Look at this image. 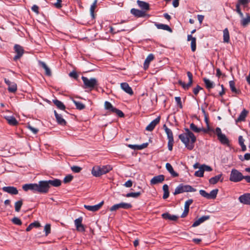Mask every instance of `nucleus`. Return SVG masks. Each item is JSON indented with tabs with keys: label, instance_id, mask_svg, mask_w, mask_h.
<instances>
[{
	"label": "nucleus",
	"instance_id": "nucleus-25",
	"mask_svg": "<svg viewBox=\"0 0 250 250\" xmlns=\"http://www.w3.org/2000/svg\"><path fill=\"white\" fill-rule=\"evenodd\" d=\"M137 3L139 6L143 10L147 11L149 9V5L148 3L140 0H138Z\"/></svg>",
	"mask_w": 250,
	"mask_h": 250
},
{
	"label": "nucleus",
	"instance_id": "nucleus-3",
	"mask_svg": "<svg viewBox=\"0 0 250 250\" xmlns=\"http://www.w3.org/2000/svg\"><path fill=\"white\" fill-rule=\"evenodd\" d=\"M196 191V189L190 185L181 184L176 188L173 194L177 195L185 192H195Z\"/></svg>",
	"mask_w": 250,
	"mask_h": 250
},
{
	"label": "nucleus",
	"instance_id": "nucleus-40",
	"mask_svg": "<svg viewBox=\"0 0 250 250\" xmlns=\"http://www.w3.org/2000/svg\"><path fill=\"white\" fill-rule=\"evenodd\" d=\"M163 190L164 191L163 199H166L169 196V193L168 190V186L167 184H165L163 186Z\"/></svg>",
	"mask_w": 250,
	"mask_h": 250
},
{
	"label": "nucleus",
	"instance_id": "nucleus-57",
	"mask_svg": "<svg viewBox=\"0 0 250 250\" xmlns=\"http://www.w3.org/2000/svg\"><path fill=\"white\" fill-rule=\"evenodd\" d=\"M82 168L78 166H73L71 167V170L76 173H78L81 170Z\"/></svg>",
	"mask_w": 250,
	"mask_h": 250
},
{
	"label": "nucleus",
	"instance_id": "nucleus-7",
	"mask_svg": "<svg viewBox=\"0 0 250 250\" xmlns=\"http://www.w3.org/2000/svg\"><path fill=\"white\" fill-rule=\"evenodd\" d=\"M215 133L217 136L218 140L220 142L224 145L228 144L229 140L226 135L222 133L221 129L219 127H217L215 129Z\"/></svg>",
	"mask_w": 250,
	"mask_h": 250
},
{
	"label": "nucleus",
	"instance_id": "nucleus-19",
	"mask_svg": "<svg viewBox=\"0 0 250 250\" xmlns=\"http://www.w3.org/2000/svg\"><path fill=\"white\" fill-rule=\"evenodd\" d=\"M37 184H29L23 185L22 188L26 191L28 190H31L34 192H37Z\"/></svg>",
	"mask_w": 250,
	"mask_h": 250
},
{
	"label": "nucleus",
	"instance_id": "nucleus-39",
	"mask_svg": "<svg viewBox=\"0 0 250 250\" xmlns=\"http://www.w3.org/2000/svg\"><path fill=\"white\" fill-rule=\"evenodd\" d=\"M49 186L52 185L55 187H59L61 185V181L59 179H54L53 180H48V181Z\"/></svg>",
	"mask_w": 250,
	"mask_h": 250
},
{
	"label": "nucleus",
	"instance_id": "nucleus-54",
	"mask_svg": "<svg viewBox=\"0 0 250 250\" xmlns=\"http://www.w3.org/2000/svg\"><path fill=\"white\" fill-rule=\"evenodd\" d=\"M199 193L201 196L208 199L209 194L205 190L201 189L199 190Z\"/></svg>",
	"mask_w": 250,
	"mask_h": 250
},
{
	"label": "nucleus",
	"instance_id": "nucleus-45",
	"mask_svg": "<svg viewBox=\"0 0 250 250\" xmlns=\"http://www.w3.org/2000/svg\"><path fill=\"white\" fill-rule=\"evenodd\" d=\"M73 102L75 104L76 108L79 110L83 109L85 108V105L81 102H77L74 100H72Z\"/></svg>",
	"mask_w": 250,
	"mask_h": 250
},
{
	"label": "nucleus",
	"instance_id": "nucleus-4",
	"mask_svg": "<svg viewBox=\"0 0 250 250\" xmlns=\"http://www.w3.org/2000/svg\"><path fill=\"white\" fill-rule=\"evenodd\" d=\"M82 79L84 84V88L92 89L98 85V81L96 78H92L88 79L87 77L83 76Z\"/></svg>",
	"mask_w": 250,
	"mask_h": 250
},
{
	"label": "nucleus",
	"instance_id": "nucleus-49",
	"mask_svg": "<svg viewBox=\"0 0 250 250\" xmlns=\"http://www.w3.org/2000/svg\"><path fill=\"white\" fill-rule=\"evenodd\" d=\"M194 175L199 177H202L204 176V171L201 167H200L199 169L195 172Z\"/></svg>",
	"mask_w": 250,
	"mask_h": 250
},
{
	"label": "nucleus",
	"instance_id": "nucleus-1",
	"mask_svg": "<svg viewBox=\"0 0 250 250\" xmlns=\"http://www.w3.org/2000/svg\"><path fill=\"white\" fill-rule=\"evenodd\" d=\"M179 138L188 149L192 150L194 148L196 138L189 129L186 128L185 133L179 135Z\"/></svg>",
	"mask_w": 250,
	"mask_h": 250
},
{
	"label": "nucleus",
	"instance_id": "nucleus-2",
	"mask_svg": "<svg viewBox=\"0 0 250 250\" xmlns=\"http://www.w3.org/2000/svg\"><path fill=\"white\" fill-rule=\"evenodd\" d=\"M112 169V167L109 165L103 166L102 167L95 166L93 167L91 173L94 176L97 177L107 173Z\"/></svg>",
	"mask_w": 250,
	"mask_h": 250
},
{
	"label": "nucleus",
	"instance_id": "nucleus-48",
	"mask_svg": "<svg viewBox=\"0 0 250 250\" xmlns=\"http://www.w3.org/2000/svg\"><path fill=\"white\" fill-rule=\"evenodd\" d=\"M22 205V202L21 200L18 201L15 203V210L19 212Z\"/></svg>",
	"mask_w": 250,
	"mask_h": 250
},
{
	"label": "nucleus",
	"instance_id": "nucleus-29",
	"mask_svg": "<svg viewBox=\"0 0 250 250\" xmlns=\"http://www.w3.org/2000/svg\"><path fill=\"white\" fill-rule=\"evenodd\" d=\"M5 118L10 125H16L18 124V121L13 116H6Z\"/></svg>",
	"mask_w": 250,
	"mask_h": 250
},
{
	"label": "nucleus",
	"instance_id": "nucleus-24",
	"mask_svg": "<svg viewBox=\"0 0 250 250\" xmlns=\"http://www.w3.org/2000/svg\"><path fill=\"white\" fill-rule=\"evenodd\" d=\"M248 113V111L245 109H244L241 112L238 118L236 120V122L237 123L239 122L244 121Z\"/></svg>",
	"mask_w": 250,
	"mask_h": 250
},
{
	"label": "nucleus",
	"instance_id": "nucleus-37",
	"mask_svg": "<svg viewBox=\"0 0 250 250\" xmlns=\"http://www.w3.org/2000/svg\"><path fill=\"white\" fill-rule=\"evenodd\" d=\"M203 81L208 89H210L214 87V83L210 81L209 79L204 78L203 79Z\"/></svg>",
	"mask_w": 250,
	"mask_h": 250
},
{
	"label": "nucleus",
	"instance_id": "nucleus-33",
	"mask_svg": "<svg viewBox=\"0 0 250 250\" xmlns=\"http://www.w3.org/2000/svg\"><path fill=\"white\" fill-rule=\"evenodd\" d=\"M163 218L172 221H176L178 219V217L174 215H171L168 213H165L162 215Z\"/></svg>",
	"mask_w": 250,
	"mask_h": 250
},
{
	"label": "nucleus",
	"instance_id": "nucleus-21",
	"mask_svg": "<svg viewBox=\"0 0 250 250\" xmlns=\"http://www.w3.org/2000/svg\"><path fill=\"white\" fill-rule=\"evenodd\" d=\"M209 216H203L196 220L192 224V227H196L209 219Z\"/></svg>",
	"mask_w": 250,
	"mask_h": 250
},
{
	"label": "nucleus",
	"instance_id": "nucleus-13",
	"mask_svg": "<svg viewBox=\"0 0 250 250\" xmlns=\"http://www.w3.org/2000/svg\"><path fill=\"white\" fill-rule=\"evenodd\" d=\"M3 191L11 195H17L18 194V190L16 188L12 186L4 187L2 188Z\"/></svg>",
	"mask_w": 250,
	"mask_h": 250
},
{
	"label": "nucleus",
	"instance_id": "nucleus-11",
	"mask_svg": "<svg viewBox=\"0 0 250 250\" xmlns=\"http://www.w3.org/2000/svg\"><path fill=\"white\" fill-rule=\"evenodd\" d=\"M4 82L8 86V90L9 92L15 93L17 91V86L15 83L11 82L6 79H4Z\"/></svg>",
	"mask_w": 250,
	"mask_h": 250
},
{
	"label": "nucleus",
	"instance_id": "nucleus-10",
	"mask_svg": "<svg viewBox=\"0 0 250 250\" xmlns=\"http://www.w3.org/2000/svg\"><path fill=\"white\" fill-rule=\"evenodd\" d=\"M187 75L189 81L188 83L186 84L184 82L181 80L178 81V83L183 87V88L186 90L188 89L190 87L192 83V74L189 71L187 72Z\"/></svg>",
	"mask_w": 250,
	"mask_h": 250
},
{
	"label": "nucleus",
	"instance_id": "nucleus-5",
	"mask_svg": "<svg viewBox=\"0 0 250 250\" xmlns=\"http://www.w3.org/2000/svg\"><path fill=\"white\" fill-rule=\"evenodd\" d=\"M241 172L236 169H232L230 172L229 180L233 182H238L244 179Z\"/></svg>",
	"mask_w": 250,
	"mask_h": 250
},
{
	"label": "nucleus",
	"instance_id": "nucleus-27",
	"mask_svg": "<svg viewBox=\"0 0 250 250\" xmlns=\"http://www.w3.org/2000/svg\"><path fill=\"white\" fill-rule=\"evenodd\" d=\"M154 57L152 54H150L148 55L147 58L145 61L144 67L145 69H146L149 65V63L154 59Z\"/></svg>",
	"mask_w": 250,
	"mask_h": 250
},
{
	"label": "nucleus",
	"instance_id": "nucleus-51",
	"mask_svg": "<svg viewBox=\"0 0 250 250\" xmlns=\"http://www.w3.org/2000/svg\"><path fill=\"white\" fill-rule=\"evenodd\" d=\"M44 230L45 232V236H47L51 231V227L50 224H46L44 226Z\"/></svg>",
	"mask_w": 250,
	"mask_h": 250
},
{
	"label": "nucleus",
	"instance_id": "nucleus-31",
	"mask_svg": "<svg viewBox=\"0 0 250 250\" xmlns=\"http://www.w3.org/2000/svg\"><path fill=\"white\" fill-rule=\"evenodd\" d=\"M222 176V174H220L213 177H212L209 180V183L210 184L214 185L216 184L219 180H221V181L222 182L223 181V179L221 180Z\"/></svg>",
	"mask_w": 250,
	"mask_h": 250
},
{
	"label": "nucleus",
	"instance_id": "nucleus-20",
	"mask_svg": "<svg viewBox=\"0 0 250 250\" xmlns=\"http://www.w3.org/2000/svg\"><path fill=\"white\" fill-rule=\"evenodd\" d=\"M190 128L191 130H192L193 131H194L196 133H199L202 130L204 131L205 132H207L208 131L210 130L209 127H208L207 128V129H203V128H198L193 123H191L190 125Z\"/></svg>",
	"mask_w": 250,
	"mask_h": 250
},
{
	"label": "nucleus",
	"instance_id": "nucleus-63",
	"mask_svg": "<svg viewBox=\"0 0 250 250\" xmlns=\"http://www.w3.org/2000/svg\"><path fill=\"white\" fill-rule=\"evenodd\" d=\"M124 186L127 188H130L132 186V182L129 180L125 183Z\"/></svg>",
	"mask_w": 250,
	"mask_h": 250
},
{
	"label": "nucleus",
	"instance_id": "nucleus-15",
	"mask_svg": "<svg viewBox=\"0 0 250 250\" xmlns=\"http://www.w3.org/2000/svg\"><path fill=\"white\" fill-rule=\"evenodd\" d=\"M104 204V201H102L97 205L94 206L84 205V207L88 210L91 211L93 212L98 210Z\"/></svg>",
	"mask_w": 250,
	"mask_h": 250
},
{
	"label": "nucleus",
	"instance_id": "nucleus-6",
	"mask_svg": "<svg viewBox=\"0 0 250 250\" xmlns=\"http://www.w3.org/2000/svg\"><path fill=\"white\" fill-rule=\"evenodd\" d=\"M50 186L48 181H41L37 184V192L40 193H46L48 192Z\"/></svg>",
	"mask_w": 250,
	"mask_h": 250
},
{
	"label": "nucleus",
	"instance_id": "nucleus-52",
	"mask_svg": "<svg viewBox=\"0 0 250 250\" xmlns=\"http://www.w3.org/2000/svg\"><path fill=\"white\" fill-rule=\"evenodd\" d=\"M12 221L14 224L17 225H21L22 224L21 220L18 217L13 218L12 220Z\"/></svg>",
	"mask_w": 250,
	"mask_h": 250
},
{
	"label": "nucleus",
	"instance_id": "nucleus-35",
	"mask_svg": "<svg viewBox=\"0 0 250 250\" xmlns=\"http://www.w3.org/2000/svg\"><path fill=\"white\" fill-rule=\"evenodd\" d=\"M155 26L158 29H163L164 30L168 31L171 32L172 30L169 26L167 24H164L162 23H156Z\"/></svg>",
	"mask_w": 250,
	"mask_h": 250
},
{
	"label": "nucleus",
	"instance_id": "nucleus-43",
	"mask_svg": "<svg viewBox=\"0 0 250 250\" xmlns=\"http://www.w3.org/2000/svg\"><path fill=\"white\" fill-rule=\"evenodd\" d=\"M41 226V225L39 222L36 221L33 223H31L28 227L26 228V230L27 231H29L31 230V229L34 228H39Z\"/></svg>",
	"mask_w": 250,
	"mask_h": 250
},
{
	"label": "nucleus",
	"instance_id": "nucleus-34",
	"mask_svg": "<svg viewBox=\"0 0 250 250\" xmlns=\"http://www.w3.org/2000/svg\"><path fill=\"white\" fill-rule=\"evenodd\" d=\"M163 128L167 135L168 140L173 139V133L171 130L168 128L166 125H163Z\"/></svg>",
	"mask_w": 250,
	"mask_h": 250
},
{
	"label": "nucleus",
	"instance_id": "nucleus-23",
	"mask_svg": "<svg viewBox=\"0 0 250 250\" xmlns=\"http://www.w3.org/2000/svg\"><path fill=\"white\" fill-rule=\"evenodd\" d=\"M54 114L58 123L62 125H65L66 121L62 117V116L61 114H58L56 111H54Z\"/></svg>",
	"mask_w": 250,
	"mask_h": 250
},
{
	"label": "nucleus",
	"instance_id": "nucleus-9",
	"mask_svg": "<svg viewBox=\"0 0 250 250\" xmlns=\"http://www.w3.org/2000/svg\"><path fill=\"white\" fill-rule=\"evenodd\" d=\"M14 50L17 54L14 57V60L17 61L21 58L24 53V49L22 46L19 44H15L14 46Z\"/></svg>",
	"mask_w": 250,
	"mask_h": 250
},
{
	"label": "nucleus",
	"instance_id": "nucleus-64",
	"mask_svg": "<svg viewBox=\"0 0 250 250\" xmlns=\"http://www.w3.org/2000/svg\"><path fill=\"white\" fill-rule=\"evenodd\" d=\"M32 10L35 12L36 14H39V7L36 5H34L32 7Z\"/></svg>",
	"mask_w": 250,
	"mask_h": 250
},
{
	"label": "nucleus",
	"instance_id": "nucleus-22",
	"mask_svg": "<svg viewBox=\"0 0 250 250\" xmlns=\"http://www.w3.org/2000/svg\"><path fill=\"white\" fill-rule=\"evenodd\" d=\"M188 41H191V49L192 51L194 52L196 48V38L193 37L191 35H188Z\"/></svg>",
	"mask_w": 250,
	"mask_h": 250
},
{
	"label": "nucleus",
	"instance_id": "nucleus-41",
	"mask_svg": "<svg viewBox=\"0 0 250 250\" xmlns=\"http://www.w3.org/2000/svg\"><path fill=\"white\" fill-rule=\"evenodd\" d=\"M104 107L106 110H108L112 112H114V111L116 109L111 104L107 101H106L104 103Z\"/></svg>",
	"mask_w": 250,
	"mask_h": 250
},
{
	"label": "nucleus",
	"instance_id": "nucleus-44",
	"mask_svg": "<svg viewBox=\"0 0 250 250\" xmlns=\"http://www.w3.org/2000/svg\"><path fill=\"white\" fill-rule=\"evenodd\" d=\"M229 87L231 91L234 93L238 94L239 91L236 89L235 87V83L233 81H230L229 82Z\"/></svg>",
	"mask_w": 250,
	"mask_h": 250
},
{
	"label": "nucleus",
	"instance_id": "nucleus-62",
	"mask_svg": "<svg viewBox=\"0 0 250 250\" xmlns=\"http://www.w3.org/2000/svg\"><path fill=\"white\" fill-rule=\"evenodd\" d=\"M175 100L177 104L180 106V107L181 108L182 107V103L181 101V98L179 97H176L175 98Z\"/></svg>",
	"mask_w": 250,
	"mask_h": 250
},
{
	"label": "nucleus",
	"instance_id": "nucleus-61",
	"mask_svg": "<svg viewBox=\"0 0 250 250\" xmlns=\"http://www.w3.org/2000/svg\"><path fill=\"white\" fill-rule=\"evenodd\" d=\"M28 128L34 134H36L38 132V129L32 127L30 125L28 126Z\"/></svg>",
	"mask_w": 250,
	"mask_h": 250
},
{
	"label": "nucleus",
	"instance_id": "nucleus-30",
	"mask_svg": "<svg viewBox=\"0 0 250 250\" xmlns=\"http://www.w3.org/2000/svg\"><path fill=\"white\" fill-rule=\"evenodd\" d=\"M39 63L45 71V74L48 76H51V72L49 68L47 66L45 62L42 61H39Z\"/></svg>",
	"mask_w": 250,
	"mask_h": 250
},
{
	"label": "nucleus",
	"instance_id": "nucleus-8",
	"mask_svg": "<svg viewBox=\"0 0 250 250\" xmlns=\"http://www.w3.org/2000/svg\"><path fill=\"white\" fill-rule=\"evenodd\" d=\"M132 207V205L130 203H120L119 204H117L113 206H112L110 210L111 211H116L120 208H124V209H128Z\"/></svg>",
	"mask_w": 250,
	"mask_h": 250
},
{
	"label": "nucleus",
	"instance_id": "nucleus-28",
	"mask_svg": "<svg viewBox=\"0 0 250 250\" xmlns=\"http://www.w3.org/2000/svg\"><path fill=\"white\" fill-rule=\"evenodd\" d=\"M166 168L173 177H177L178 176V174L174 171L170 164L167 163L166 164Z\"/></svg>",
	"mask_w": 250,
	"mask_h": 250
},
{
	"label": "nucleus",
	"instance_id": "nucleus-42",
	"mask_svg": "<svg viewBox=\"0 0 250 250\" xmlns=\"http://www.w3.org/2000/svg\"><path fill=\"white\" fill-rule=\"evenodd\" d=\"M53 103L57 106L58 108L61 110H64L65 108V105L60 101L54 100L53 101Z\"/></svg>",
	"mask_w": 250,
	"mask_h": 250
},
{
	"label": "nucleus",
	"instance_id": "nucleus-53",
	"mask_svg": "<svg viewBox=\"0 0 250 250\" xmlns=\"http://www.w3.org/2000/svg\"><path fill=\"white\" fill-rule=\"evenodd\" d=\"M200 167L203 170L204 172L205 171H211L212 170V168L210 166H207L206 165H203L201 166Z\"/></svg>",
	"mask_w": 250,
	"mask_h": 250
},
{
	"label": "nucleus",
	"instance_id": "nucleus-38",
	"mask_svg": "<svg viewBox=\"0 0 250 250\" xmlns=\"http://www.w3.org/2000/svg\"><path fill=\"white\" fill-rule=\"evenodd\" d=\"M97 2H98V0H94L92 4L90 6V15L93 19H94L95 18L94 10L96 8Z\"/></svg>",
	"mask_w": 250,
	"mask_h": 250
},
{
	"label": "nucleus",
	"instance_id": "nucleus-46",
	"mask_svg": "<svg viewBox=\"0 0 250 250\" xmlns=\"http://www.w3.org/2000/svg\"><path fill=\"white\" fill-rule=\"evenodd\" d=\"M218 191V189H215L212 190L210 192V193H208V194H209L208 199H215L216 197Z\"/></svg>",
	"mask_w": 250,
	"mask_h": 250
},
{
	"label": "nucleus",
	"instance_id": "nucleus-56",
	"mask_svg": "<svg viewBox=\"0 0 250 250\" xmlns=\"http://www.w3.org/2000/svg\"><path fill=\"white\" fill-rule=\"evenodd\" d=\"M73 179V176L71 175H68L65 176L63 179V182L64 183H67L70 182Z\"/></svg>",
	"mask_w": 250,
	"mask_h": 250
},
{
	"label": "nucleus",
	"instance_id": "nucleus-36",
	"mask_svg": "<svg viewBox=\"0 0 250 250\" xmlns=\"http://www.w3.org/2000/svg\"><path fill=\"white\" fill-rule=\"evenodd\" d=\"M223 41L224 42L228 43L229 42V34L228 28L223 30Z\"/></svg>",
	"mask_w": 250,
	"mask_h": 250
},
{
	"label": "nucleus",
	"instance_id": "nucleus-18",
	"mask_svg": "<svg viewBox=\"0 0 250 250\" xmlns=\"http://www.w3.org/2000/svg\"><path fill=\"white\" fill-rule=\"evenodd\" d=\"M121 87L125 92L128 94L129 95H132L133 94V91L131 87L129 85V84L127 83H121Z\"/></svg>",
	"mask_w": 250,
	"mask_h": 250
},
{
	"label": "nucleus",
	"instance_id": "nucleus-32",
	"mask_svg": "<svg viewBox=\"0 0 250 250\" xmlns=\"http://www.w3.org/2000/svg\"><path fill=\"white\" fill-rule=\"evenodd\" d=\"M250 23V15L249 13L246 14V17L241 20V23L242 26H246Z\"/></svg>",
	"mask_w": 250,
	"mask_h": 250
},
{
	"label": "nucleus",
	"instance_id": "nucleus-59",
	"mask_svg": "<svg viewBox=\"0 0 250 250\" xmlns=\"http://www.w3.org/2000/svg\"><path fill=\"white\" fill-rule=\"evenodd\" d=\"M114 113H116L120 117H122L124 116L123 112L121 110L116 108L115 109Z\"/></svg>",
	"mask_w": 250,
	"mask_h": 250
},
{
	"label": "nucleus",
	"instance_id": "nucleus-26",
	"mask_svg": "<svg viewBox=\"0 0 250 250\" xmlns=\"http://www.w3.org/2000/svg\"><path fill=\"white\" fill-rule=\"evenodd\" d=\"M131 13L137 17H143L145 16L144 12L135 8H132L131 10Z\"/></svg>",
	"mask_w": 250,
	"mask_h": 250
},
{
	"label": "nucleus",
	"instance_id": "nucleus-60",
	"mask_svg": "<svg viewBox=\"0 0 250 250\" xmlns=\"http://www.w3.org/2000/svg\"><path fill=\"white\" fill-rule=\"evenodd\" d=\"M61 2H62V0H57V2L55 3L54 4V5L57 8H60L62 7Z\"/></svg>",
	"mask_w": 250,
	"mask_h": 250
},
{
	"label": "nucleus",
	"instance_id": "nucleus-16",
	"mask_svg": "<svg viewBox=\"0 0 250 250\" xmlns=\"http://www.w3.org/2000/svg\"><path fill=\"white\" fill-rule=\"evenodd\" d=\"M239 201L244 204L250 205V193L244 194L239 197Z\"/></svg>",
	"mask_w": 250,
	"mask_h": 250
},
{
	"label": "nucleus",
	"instance_id": "nucleus-12",
	"mask_svg": "<svg viewBox=\"0 0 250 250\" xmlns=\"http://www.w3.org/2000/svg\"><path fill=\"white\" fill-rule=\"evenodd\" d=\"M83 218L80 217L77 219H76L75 221V225L76 227V229L77 230L79 231H84L85 228L83 225L82 224Z\"/></svg>",
	"mask_w": 250,
	"mask_h": 250
},
{
	"label": "nucleus",
	"instance_id": "nucleus-50",
	"mask_svg": "<svg viewBox=\"0 0 250 250\" xmlns=\"http://www.w3.org/2000/svg\"><path fill=\"white\" fill-rule=\"evenodd\" d=\"M193 201L192 199L188 200L185 203L184 209L189 210V206L193 203Z\"/></svg>",
	"mask_w": 250,
	"mask_h": 250
},
{
	"label": "nucleus",
	"instance_id": "nucleus-55",
	"mask_svg": "<svg viewBox=\"0 0 250 250\" xmlns=\"http://www.w3.org/2000/svg\"><path fill=\"white\" fill-rule=\"evenodd\" d=\"M174 143V139L168 140L167 143L168 149L169 150L171 151L172 150V147Z\"/></svg>",
	"mask_w": 250,
	"mask_h": 250
},
{
	"label": "nucleus",
	"instance_id": "nucleus-17",
	"mask_svg": "<svg viewBox=\"0 0 250 250\" xmlns=\"http://www.w3.org/2000/svg\"><path fill=\"white\" fill-rule=\"evenodd\" d=\"M165 177L163 175H159L153 177L150 180V184L152 185H156L162 183L164 181Z\"/></svg>",
	"mask_w": 250,
	"mask_h": 250
},
{
	"label": "nucleus",
	"instance_id": "nucleus-58",
	"mask_svg": "<svg viewBox=\"0 0 250 250\" xmlns=\"http://www.w3.org/2000/svg\"><path fill=\"white\" fill-rule=\"evenodd\" d=\"M201 89L202 88L199 85H197L196 87L193 89V92L195 95H197Z\"/></svg>",
	"mask_w": 250,
	"mask_h": 250
},
{
	"label": "nucleus",
	"instance_id": "nucleus-47",
	"mask_svg": "<svg viewBox=\"0 0 250 250\" xmlns=\"http://www.w3.org/2000/svg\"><path fill=\"white\" fill-rule=\"evenodd\" d=\"M141 194L140 192H130L127 193L125 196L126 197H132V198H137Z\"/></svg>",
	"mask_w": 250,
	"mask_h": 250
},
{
	"label": "nucleus",
	"instance_id": "nucleus-14",
	"mask_svg": "<svg viewBox=\"0 0 250 250\" xmlns=\"http://www.w3.org/2000/svg\"><path fill=\"white\" fill-rule=\"evenodd\" d=\"M160 117H157L155 119L153 120L146 128V130L149 131H151L155 128L156 125L160 122Z\"/></svg>",
	"mask_w": 250,
	"mask_h": 250
}]
</instances>
